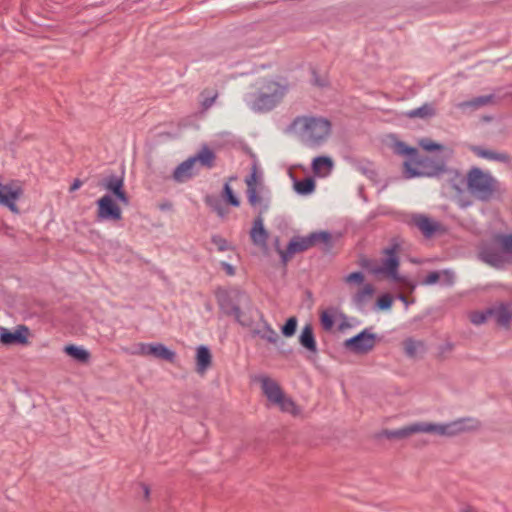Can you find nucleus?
I'll return each instance as SVG.
<instances>
[{
  "label": "nucleus",
  "mask_w": 512,
  "mask_h": 512,
  "mask_svg": "<svg viewBox=\"0 0 512 512\" xmlns=\"http://www.w3.org/2000/svg\"><path fill=\"white\" fill-rule=\"evenodd\" d=\"M260 91H264V93L269 95L277 96L278 99H281L283 95L280 85L273 80L264 81L263 85L260 87Z\"/></svg>",
  "instance_id": "72a5a7b5"
},
{
  "label": "nucleus",
  "mask_w": 512,
  "mask_h": 512,
  "mask_svg": "<svg viewBox=\"0 0 512 512\" xmlns=\"http://www.w3.org/2000/svg\"><path fill=\"white\" fill-rule=\"evenodd\" d=\"M205 202L210 206L221 218H224L228 211L225 209L221 201L215 196H206Z\"/></svg>",
  "instance_id": "f704fd0d"
},
{
  "label": "nucleus",
  "mask_w": 512,
  "mask_h": 512,
  "mask_svg": "<svg viewBox=\"0 0 512 512\" xmlns=\"http://www.w3.org/2000/svg\"><path fill=\"white\" fill-rule=\"evenodd\" d=\"M222 266H223V268L225 269V271L227 272L228 275L232 276V275L235 274V270H234V268L230 264H228L226 262H222Z\"/></svg>",
  "instance_id": "864d4df0"
},
{
  "label": "nucleus",
  "mask_w": 512,
  "mask_h": 512,
  "mask_svg": "<svg viewBox=\"0 0 512 512\" xmlns=\"http://www.w3.org/2000/svg\"><path fill=\"white\" fill-rule=\"evenodd\" d=\"M479 427V420L472 417H466L444 424L416 422L399 429L384 430L380 436L389 440L405 439L415 433H429L438 436L453 437L464 432L476 430Z\"/></svg>",
  "instance_id": "f03ea898"
},
{
  "label": "nucleus",
  "mask_w": 512,
  "mask_h": 512,
  "mask_svg": "<svg viewBox=\"0 0 512 512\" xmlns=\"http://www.w3.org/2000/svg\"><path fill=\"white\" fill-rule=\"evenodd\" d=\"M385 253L387 257L382 260V263L377 269H373V275H386L392 278L394 281H399L400 277L398 274L399 259L394 249H386Z\"/></svg>",
  "instance_id": "ddd939ff"
},
{
  "label": "nucleus",
  "mask_w": 512,
  "mask_h": 512,
  "mask_svg": "<svg viewBox=\"0 0 512 512\" xmlns=\"http://www.w3.org/2000/svg\"><path fill=\"white\" fill-rule=\"evenodd\" d=\"M412 224L417 227L425 238H431L436 233L442 232V225L423 214H415L411 218Z\"/></svg>",
  "instance_id": "f3484780"
},
{
  "label": "nucleus",
  "mask_w": 512,
  "mask_h": 512,
  "mask_svg": "<svg viewBox=\"0 0 512 512\" xmlns=\"http://www.w3.org/2000/svg\"><path fill=\"white\" fill-rule=\"evenodd\" d=\"M333 166L331 158L326 156H319L313 160L312 169L315 173H320L323 168L330 170Z\"/></svg>",
  "instance_id": "c9c22d12"
},
{
  "label": "nucleus",
  "mask_w": 512,
  "mask_h": 512,
  "mask_svg": "<svg viewBox=\"0 0 512 512\" xmlns=\"http://www.w3.org/2000/svg\"><path fill=\"white\" fill-rule=\"evenodd\" d=\"M202 100H201V106L203 110L209 109L215 102V100L218 97V91L217 90H209L204 89L200 94Z\"/></svg>",
  "instance_id": "473e14b6"
},
{
  "label": "nucleus",
  "mask_w": 512,
  "mask_h": 512,
  "mask_svg": "<svg viewBox=\"0 0 512 512\" xmlns=\"http://www.w3.org/2000/svg\"><path fill=\"white\" fill-rule=\"evenodd\" d=\"M393 303V299L389 294H384L377 300V307L380 310L390 309Z\"/></svg>",
  "instance_id": "a19ab883"
},
{
  "label": "nucleus",
  "mask_w": 512,
  "mask_h": 512,
  "mask_svg": "<svg viewBox=\"0 0 512 512\" xmlns=\"http://www.w3.org/2000/svg\"><path fill=\"white\" fill-rule=\"evenodd\" d=\"M191 159H195V163L199 161L204 167L212 168L215 164L216 155L210 148L204 146L195 156H192Z\"/></svg>",
  "instance_id": "c85d7f7f"
},
{
  "label": "nucleus",
  "mask_w": 512,
  "mask_h": 512,
  "mask_svg": "<svg viewBox=\"0 0 512 512\" xmlns=\"http://www.w3.org/2000/svg\"><path fill=\"white\" fill-rule=\"evenodd\" d=\"M467 180V191L478 201L490 202L502 194L501 183L489 171L474 166L468 170Z\"/></svg>",
  "instance_id": "39448f33"
},
{
  "label": "nucleus",
  "mask_w": 512,
  "mask_h": 512,
  "mask_svg": "<svg viewBox=\"0 0 512 512\" xmlns=\"http://www.w3.org/2000/svg\"><path fill=\"white\" fill-rule=\"evenodd\" d=\"M297 328V318L292 316L287 319L281 328V332L285 337H291L295 334Z\"/></svg>",
  "instance_id": "ea45409f"
},
{
  "label": "nucleus",
  "mask_w": 512,
  "mask_h": 512,
  "mask_svg": "<svg viewBox=\"0 0 512 512\" xmlns=\"http://www.w3.org/2000/svg\"><path fill=\"white\" fill-rule=\"evenodd\" d=\"M137 353L142 356H152L156 359L165 360L168 362H174L176 354L174 351L168 349L161 343L146 344L140 343L138 345Z\"/></svg>",
  "instance_id": "2eb2a0df"
},
{
  "label": "nucleus",
  "mask_w": 512,
  "mask_h": 512,
  "mask_svg": "<svg viewBox=\"0 0 512 512\" xmlns=\"http://www.w3.org/2000/svg\"><path fill=\"white\" fill-rule=\"evenodd\" d=\"M269 209L268 204H264L263 208L260 209L257 217L253 221L252 228L250 230V238L254 245L258 247H266L269 238L268 231L264 228L263 214Z\"/></svg>",
  "instance_id": "f8f14e48"
},
{
  "label": "nucleus",
  "mask_w": 512,
  "mask_h": 512,
  "mask_svg": "<svg viewBox=\"0 0 512 512\" xmlns=\"http://www.w3.org/2000/svg\"><path fill=\"white\" fill-rule=\"evenodd\" d=\"M471 151L478 157L490 161H497L501 163H510L511 157L505 152H497L490 149H485L481 146H472Z\"/></svg>",
  "instance_id": "412c9836"
},
{
  "label": "nucleus",
  "mask_w": 512,
  "mask_h": 512,
  "mask_svg": "<svg viewBox=\"0 0 512 512\" xmlns=\"http://www.w3.org/2000/svg\"><path fill=\"white\" fill-rule=\"evenodd\" d=\"M64 351L67 355H69L70 357L74 358L75 360H77L81 363L88 362V360L90 358V354L87 350L77 347L75 345L65 346Z\"/></svg>",
  "instance_id": "c756f323"
},
{
  "label": "nucleus",
  "mask_w": 512,
  "mask_h": 512,
  "mask_svg": "<svg viewBox=\"0 0 512 512\" xmlns=\"http://www.w3.org/2000/svg\"><path fill=\"white\" fill-rule=\"evenodd\" d=\"M245 183L247 185V189L256 188L257 184V164L254 163L252 167V172L249 177L246 178Z\"/></svg>",
  "instance_id": "79ce46f5"
},
{
  "label": "nucleus",
  "mask_w": 512,
  "mask_h": 512,
  "mask_svg": "<svg viewBox=\"0 0 512 512\" xmlns=\"http://www.w3.org/2000/svg\"><path fill=\"white\" fill-rule=\"evenodd\" d=\"M194 166L195 159H191V157L180 163L173 172L172 177L174 181L177 183H183L189 180L194 175Z\"/></svg>",
  "instance_id": "4be33fe9"
},
{
  "label": "nucleus",
  "mask_w": 512,
  "mask_h": 512,
  "mask_svg": "<svg viewBox=\"0 0 512 512\" xmlns=\"http://www.w3.org/2000/svg\"><path fill=\"white\" fill-rule=\"evenodd\" d=\"M212 242L217 246L219 251H226L229 249L227 240L219 235H214L212 237Z\"/></svg>",
  "instance_id": "49530a36"
},
{
  "label": "nucleus",
  "mask_w": 512,
  "mask_h": 512,
  "mask_svg": "<svg viewBox=\"0 0 512 512\" xmlns=\"http://www.w3.org/2000/svg\"><path fill=\"white\" fill-rule=\"evenodd\" d=\"M489 313L499 327L510 328L512 320V303H499L489 307Z\"/></svg>",
  "instance_id": "6ab92c4d"
},
{
  "label": "nucleus",
  "mask_w": 512,
  "mask_h": 512,
  "mask_svg": "<svg viewBox=\"0 0 512 512\" xmlns=\"http://www.w3.org/2000/svg\"><path fill=\"white\" fill-rule=\"evenodd\" d=\"M478 258L496 269H503L512 263V255H509L508 250L502 244V234H497L492 241L482 244Z\"/></svg>",
  "instance_id": "0eeeda50"
},
{
  "label": "nucleus",
  "mask_w": 512,
  "mask_h": 512,
  "mask_svg": "<svg viewBox=\"0 0 512 512\" xmlns=\"http://www.w3.org/2000/svg\"><path fill=\"white\" fill-rule=\"evenodd\" d=\"M247 199H248V203L252 207L261 205L260 209H262L264 204L269 205V203L267 201H264V199L258 195L256 188L247 189Z\"/></svg>",
  "instance_id": "4c0bfd02"
},
{
  "label": "nucleus",
  "mask_w": 512,
  "mask_h": 512,
  "mask_svg": "<svg viewBox=\"0 0 512 512\" xmlns=\"http://www.w3.org/2000/svg\"><path fill=\"white\" fill-rule=\"evenodd\" d=\"M100 186L111 192L124 205H129V197L124 190L123 177L117 175H109L102 180Z\"/></svg>",
  "instance_id": "dca6fc26"
},
{
  "label": "nucleus",
  "mask_w": 512,
  "mask_h": 512,
  "mask_svg": "<svg viewBox=\"0 0 512 512\" xmlns=\"http://www.w3.org/2000/svg\"><path fill=\"white\" fill-rule=\"evenodd\" d=\"M490 318H491V314L489 313V308H487L484 311H475L470 314V321L474 325L484 324Z\"/></svg>",
  "instance_id": "58836bf2"
},
{
  "label": "nucleus",
  "mask_w": 512,
  "mask_h": 512,
  "mask_svg": "<svg viewBox=\"0 0 512 512\" xmlns=\"http://www.w3.org/2000/svg\"><path fill=\"white\" fill-rule=\"evenodd\" d=\"M97 217L100 220L119 221L122 218L120 207L110 195H104L97 201Z\"/></svg>",
  "instance_id": "4468645a"
},
{
  "label": "nucleus",
  "mask_w": 512,
  "mask_h": 512,
  "mask_svg": "<svg viewBox=\"0 0 512 512\" xmlns=\"http://www.w3.org/2000/svg\"><path fill=\"white\" fill-rule=\"evenodd\" d=\"M211 365L212 354L209 348L204 345L199 346L196 351V372L203 375Z\"/></svg>",
  "instance_id": "5701e85b"
},
{
  "label": "nucleus",
  "mask_w": 512,
  "mask_h": 512,
  "mask_svg": "<svg viewBox=\"0 0 512 512\" xmlns=\"http://www.w3.org/2000/svg\"><path fill=\"white\" fill-rule=\"evenodd\" d=\"M28 334L29 329L25 325H19L14 332L0 327V342L4 345H26L28 343Z\"/></svg>",
  "instance_id": "a211bd4d"
},
{
  "label": "nucleus",
  "mask_w": 512,
  "mask_h": 512,
  "mask_svg": "<svg viewBox=\"0 0 512 512\" xmlns=\"http://www.w3.org/2000/svg\"><path fill=\"white\" fill-rule=\"evenodd\" d=\"M405 355L409 358H415L419 352L425 351V343L413 338H407L403 341Z\"/></svg>",
  "instance_id": "cd10ccee"
},
{
  "label": "nucleus",
  "mask_w": 512,
  "mask_h": 512,
  "mask_svg": "<svg viewBox=\"0 0 512 512\" xmlns=\"http://www.w3.org/2000/svg\"><path fill=\"white\" fill-rule=\"evenodd\" d=\"M294 189L298 194L308 195L315 189V181L311 177H307L303 180L296 181L294 183Z\"/></svg>",
  "instance_id": "2f4dec72"
},
{
  "label": "nucleus",
  "mask_w": 512,
  "mask_h": 512,
  "mask_svg": "<svg viewBox=\"0 0 512 512\" xmlns=\"http://www.w3.org/2000/svg\"><path fill=\"white\" fill-rule=\"evenodd\" d=\"M459 512H477V510L471 505H464L459 509Z\"/></svg>",
  "instance_id": "5fc2aeb1"
},
{
  "label": "nucleus",
  "mask_w": 512,
  "mask_h": 512,
  "mask_svg": "<svg viewBox=\"0 0 512 512\" xmlns=\"http://www.w3.org/2000/svg\"><path fill=\"white\" fill-rule=\"evenodd\" d=\"M359 264H360V266L362 268L367 269L371 274H373V269H377L378 268V264H377L376 261L371 260V259L366 258V257H362L360 259Z\"/></svg>",
  "instance_id": "c03bdc74"
},
{
  "label": "nucleus",
  "mask_w": 512,
  "mask_h": 512,
  "mask_svg": "<svg viewBox=\"0 0 512 512\" xmlns=\"http://www.w3.org/2000/svg\"><path fill=\"white\" fill-rule=\"evenodd\" d=\"M82 184H83V182L80 179H78V178L75 179L73 181V183L71 184L69 191L74 192V191L78 190L82 186Z\"/></svg>",
  "instance_id": "8fccbe9b"
},
{
  "label": "nucleus",
  "mask_w": 512,
  "mask_h": 512,
  "mask_svg": "<svg viewBox=\"0 0 512 512\" xmlns=\"http://www.w3.org/2000/svg\"><path fill=\"white\" fill-rule=\"evenodd\" d=\"M274 405H277L282 412L290 413L293 416L300 414L299 407L292 400V398L287 397L285 394L281 397L279 402H276Z\"/></svg>",
  "instance_id": "7c9ffc66"
},
{
  "label": "nucleus",
  "mask_w": 512,
  "mask_h": 512,
  "mask_svg": "<svg viewBox=\"0 0 512 512\" xmlns=\"http://www.w3.org/2000/svg\"><path fill=\"white\" fill-rule=\"evenodd\" d=\"M344 282L346 284L362 285L360 289L353 295L352 301L358 307H364L373 297L375 288L371 283L364 284V275L362 272H352L345 276Z\"/></svg>",
  "instance_id": "9d476101"
},
{
  "label": "nucleus",
  "mask_w": 512,
  "mask_h": 512,
  "mask_svg": "<svg viewBox=\"0 0 512 512\" xmlns=\"http://www.w3.org/2000/svg\"><path fill=\"white\" fill-rule=\"evenodd\" d=\"M399 299H400L402 302H404L406 305L408 304V301H407V298H406V296H405V295L400 294V295H399Z\"/></svg>",
  "instance_id": "4d7b16f0"
},
{
  "label": "nucleus",
  "mask_w": 512,
  "mask_h": 512,
  "mask_svg": "<svg viewBox=\"0 0 512 512\" xmlns=\"http://www.w3.org/2000/svg\"><path fill=\"white\" fill-rule=\"evenodd\" d=\"M409 119H429L436 115V109L432 103H424L422 106L404 113Z\"/></svg>",
  "instance_id": "393cba45"
},
{
  "label": "nucleus",
  "mask_w": 512,
  "mask_h": 512,
  "mask_svg": "<svg viewBox=\"0 0 512 512\" xmlns=\"http://www.w3.org/2000/svg\"><path fill=\"white\" fill-rule=\"evenodd\" d=\"M315 83L318 85V86H324L325 84L321 82V80H316Z\"/></svg>",
  "instance_id": "bf43d9fd"
},
{
  "label": "nucleus",
  "mask_w": 512,
  "mask_h": 512,
  "mask_svg": "<svg viewBox=\"0 0 512 512\" xmlns=\"http://www.w3.org/2000/svg\"><path fill=\"white\" fill-rule=\"evenodd\" d=\"M420 146L426 151H434L442 149V145L435 143L429 139H422L420 141Z\"/></svg>",
  "instance_id": "37998d69"
},
{
  "label": "nucleus",
  "mask_w": 512,
  "mask_h": 512,
  "mask_svg": "<svg viewBox=\"0 0 512 512\" xmlns=\"http://www.w3.org/2000/svg\"><path fill=\"white\" fill-rule=\"evenodd\" d=\"M395 153L409 157V159L403 163V173L407 179L415 177H438L447 172L444 159L422 156L417 148L410 147L404 142H396Z\"/></svg>",
  "instance_id": "7ed1b4c3"
},
{
  "label": "nucleus",
  "mask_w": 512,
  "mask_h": 512,
  "mask_svg": "<svg viewBox=\"0 0 512 512\" xmlns=\"http://www.w3.org/2000/svg\"><path fill=\"white\" fill-rule=\"evenodd\" d=\"M454 345L452 343H445L443 346L440 347L441 354L449 353L453 350Z\"/></svg>",
  "instance_id": "3c124183"
},
{
  "label": "nucleus",
  "mask_w": 512,
  "mask_h": 512,
  "mask_svg": "<svg viewBox=\"0 0 512 512\" xmlns=\"http://www.w3.org/2000/svg\"><path fill=\"white\" fill-rule=\"evenodd\" d=\"M315 83L318 85V86H324L325 84L321 82V80H316Z\"/></svg>",
  "instance_id": "13d9d810"
},
{
  "label": "nucleus",
  "mask_w": 512,
  "mask_h": 512,
  "mask_svg": "<svg viewBox=\"0 0 512 512\" xmlns=\"http://www.w3.org/2000/svg\"><path fill=\"white\" fill-rule=\"evenodd\" d=\"M493 102H494V95H492V94L491 95H483V96L476 97L472 100L459 103L458 108H460V109L471 108V109L476 110V109H479L480 107L490 105Z\"/></svg>",
  "instance_id": "bb28decb"
},
{
  "label": "nucleus",
  "mask_w": 512,
  "mask_h": 512,
  "mask_svg": "<svg viewBox=\"0 0 512 512\" xmlns=\"http://www.w3.org/2000/svg\"><path fill=\"white\" fill-rule=\"evenodd\" d=\"M280 99L277 96L269 95L264 91H259V94L252 103V109L255 111H269L273 109Z\"/></svg>",
  "instance_id": "b1692460"
},
{
  "label": "nucleus",
  "mask_w": 512,
  "mask_h": 512,
  "mask_svg": "<svg viewBox=\"0 0 512 512\" xmlns=\"http://www.w3.org/2000/svg\"><path fill=\"white\" fill-rule=\"evenodd\" d=\"M377 335L364 329L357 335L344 341V347L354 354L364 355L371 352L377 343Z\"/></svg>",
  "instance_id": "1a4fd4ad"
},
{
  "label": "nucleus",
  "mask_w": 512,
  "mask_h": 512,
  "mask_svg": "<svg viewBox=\"0 0 512 512\" xmlns=\"http://www.w3.org/2000/svg\"><path fill=\"white\" fill-rule=\"evenodd\" d=\"M257 381L261 385L263 394L272 404L279 402L281 397L285 394L280 385L268 376L261 375L257 377Z\"/></svg>",
  "instance_id": "aec40b11"
},
{
  "label": "nucleus",
  "mask_w": 512,
  "mask_h": 512,
  "mask_svg": "<svg viewBox=\"0 0 512 512\" xmlns=\"http://www.w3.org/2000/svg\"><path fill=\"white\" fill-rule=\"evenodd\" d=\"M216 297L221 312L226 316H233L240 326L249 328L253 337H260L274 345L280 341L277 332L265 320L263 313L245 291H223L217 293Z\"/></svg>",
  "instance_id": "f257e3e1"
},
{
  "label": "nucleus",
  "mask_w": 512,
  "mask_h": 512,
  "mask_svg": "<svg viewBox=\"0 0 512 512\" xmlns=\"http://www.w3.org/2000/svg\"><path fill=\"white\" fill-rule=\"evenodd\" d=\"M439 279H440L439 272L433 271V272H430L426 276V278L422 281V284H424V285H432V284H435L436 282H438Z\"/></svg>",
  "instance_id": "de8ad7c7"
},
{
  "label": "nucleus",
  "mask_w": 512,
  "mask_h": 512,
  "mask_svg": "<svg viewBox=\"0 0 512 512\" xmlns=\"http://www.w3.org/2000/svg\"><path fill=\"white\" fill-rule=\"evenodd\" d=\"M323 242L330 244L331 234L327 231L313 232L306 237H293L285 250L279 247V239L275 240L276 250L281 257V261L286 265L296 253H301L313 247L316 243Z\"/></svg>",
  "instance_id": "423d86ee"
},
{
  "label": "nucleus",
  "mask_w": 512,
  "mask_h": 512,
  "mask_svg": "<svg viewBox=\"0 0 512 512\" xmlns=\"http://www.w3.org/2000/svg\"><path fill=\"white\" fill-rule=\"evenodd\" d=\"M300 344L312 353H317V345L313 333V328L310 324H307L301 331L299 337Z\"/></svg>",
  "instance_id": "a878e982"
},
{
  "label": "nucleus",
  "mask_w": 512,
  "mask_h": 512,
  "mask_svg": "<svg viewBox=\"0 0 512 512\" xmlns=\"http://www.w3.org/2000/svg\"><path fill=\"white\" fill-rule=\"evenodd\" d=\"M141 486H142V488H143L144 497H145V499H146V500H148V499H149V495H150V489H149V486H148V485H146V484H142Z\"/></svg>",
  "instance_id": "6e6d98bb"
},
{
  "label": "nucleus",
  "mask_w": 512,
  "mask_h": 512,
  "mask_svg": "<svg viewBox=\"0 0 512 512\" xmlns=\"http://www.w3.org/2000/svg\"><path fill=\"white\" fill-rule=\"evenodd\" d=\"M443 274L445 275L446 277V280H447V284L448 285H452L454 283V275L452 272L448 271V270H445L443 272Z\"/></svg>",
  "instance_id": "603ef678"
},
{
  "label": "nucleus",
  "mask_w": 512,
  "mask_h": 512,
  "mask_svg": "<svg viewBox=\"0 0 512 512\" xmlns=\"http://www.w3.org/2000/svg\"><path fill=\"white\" fill-rule=\"evenodd\" d=\"M288 130L299 135L301 141L310 147L323 144L331 134L332 124L324 117L297 116Z\"/></svg>",
  "instance_id": "20e7f679"
},
{
  "label": "nucleus",
  "mask_w": 512,
  "mask_h": 512,
  "mask_svg": "<svg viewBox=\"0 0 512 512\" xmlns=\"http://www.w3.org/2000/svg\"><path fill=\"white\" fill-rule=\"evenodd\" d=\"M446 173L449 175L448 183L455 193L454 197L459 207L467 208L471 206L472 201L466 193L468 187V173L464 175L459 170L448 168Z\"/></svg>",
  "instance_id": "6e6552de"
},
{
  "label": "nucleus",
  "mask_w": 512,
  "mask_h": 512,
  "mask_svg": "<svg viewBox=\"0 0 512 512\" xmlns=\"http://www.w3.org/2000/svg\"><path fill=\"white\" fill-rule=\"evenodd\" d=\"M321 324L325 330H331L334 325L333 317L327 312H323L320 316Z\"/></svg>",
  "instance_id": "a18cd8bd"
},
{
  "label": "nucleus",
  "mask_w": 512,
  "mask_h": 512,
  "mask_svg": "<svg viewBox=\"0 0 512 512\" xmlns=\"http://www.w3.org/2000/svg\"><path fill=\"white\" fill-rule=\"evenodd\" d=\"M170 206H171L170 204H167V205H162V206H161V209H166V208H170Z\"/></svg>",
  "instance_id": "052dcab7"
},
{
  "label": "nucleus",
  "mask_w": 512,
  "mask_h": 512,
  "mask_svg": "<svg viewBox=\"0 0 512 512\" xmlns=\"http://www.w3.org/2000/svg\"><path fill=\"white\" fill-rule=\"evenodd\" d=\"M222 197L225 199V201L228 204H230L234 207H238L240 205V201L234 195V192L229 184V181H227L223 186Z\"/></svg>",
  "instance_id": "e433bc0d"
},
{
  "label": "nucleus",
  "mask_w": 512,
  "mask_h": 512,
  "mask_svg": "<svg viewBox=\"0 0 512 512\" xmlns=\"http://www.w3.org/2000/svg\"><path fill=\"white\" fill-rule=\"evenodd\" d=\"M23 190L18 182L0 183V204L9 208L11 212L18 213L16 201L21 197Z\"/></svg>",
  "instance_id": "9b49d317"
},
{
  "label": "nucleus",
  "mask_w": 512,
  "mask_h": 512,
  "mask_svg": "<svg viewBox=\"0 0 512 512\" xmlns=\"http://www.w3.org/2000/svg\"><path fill=\"white\" fill-rule=\"evenodd\" d=\"M502 244L509 255H512V234H502Z\"/></svg>",
  "instance_id": "09e8293b"
}]
</instances>
